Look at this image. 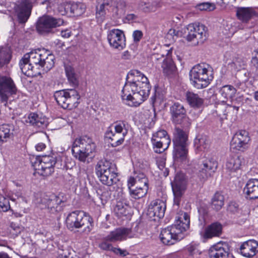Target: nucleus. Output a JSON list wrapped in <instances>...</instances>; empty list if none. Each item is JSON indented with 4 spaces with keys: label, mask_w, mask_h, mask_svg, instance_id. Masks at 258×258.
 Returning <instances> with one entry per match:
<instances>
[{
    "label": "nucleus",
    "mask_w": 258,
    "mask_h": 258,
    "mask_svg": "<svg viewBox=\"0 0 258 258\" xmlns=\"http://www.w3.org/2000/svg\"><path fill=\"white\" fill-rule=\"evenodd\" d=\"M150 89L148 78L138 70H132L127 75L121 98L128 106L137 107L148 97Z\"/></svg>",
    "instance_id": "nucleus-1"
},
{
    "label": "nucleus",
    "mask_w": 258,
    "mask_h": 258,
    "mask_svg": "<svg viewBox=\"0 0 258 258\" xmlns=\"http://www.w3.org/2000/svg\"><path fill=\"white\" fill-rule=\"evenodd\" d=\"M189 216L182 212L176 218L174 224L163 229L160 234L161 241L166 245H172L183 238L184 233L189 228Z\"/></svg>",
    "instance_id": "nucleus-2"
},
{
    "label": "nucleus",
    "mask_w": 258,
    "mask_h": 258,
    "mask_svg": "<svg viewBox=\"0 0 258 258\" xmlns=\"http://www.w3.org/2000/svg\"><path fill=\"white\" fill-rule=\"evenodd\" d=\"M211 69V67L206 63L195 66L189 72L191 84L199 89L206 87L213 79Z\"/></svg>",
    "instance_id": "nucleus-3"
},
{
    "label": "nucleus",
    "mask_w": 258,
    "mask_h": 258,
    "mask_svg": "<svg viewBox=\"0 0 258 258\" xmlns=\"http://www.w3.org/2000/svg\"><path fill=\"white\" fill-rule=\"evenodd\" d=\"M116 165L108 160H100L95 166V172L100 181L104 184L111 186L117 179Z\"/></svg>",
    "instance_id": "nucleus-4"
},
{
    "label": "nucleus",
    "mask_w": 258,
    "mask_h": 258,
    "mask_svg": "<svg viewBox=\"0 0 258 258\" xmlns=\"http://www.w3.org/2000/svg\"><path fill=\"white\" fill-rule=\"evenodd\" d=\"M67 228L71 231L84 228L85 233H89L93 227L92 219L82 211L76 210L70 213L66 219Z\"/></svg>",
    "instance_id": "nucleus-5"
},
{
    "label": "nucleus",
    "mask_w": 258,
    "mask_h": 258,
    "mask_svg": "<svg viewBox=\"0 0 258 258\" xmlns=\"http://www.w3.org/2000/svg\"><path fill=\"white\" fill-rule=\"evenodd\" d=\"M95 144L91 139L81 137L76 139L72 145V151L75 157L80 161L88 163L89 156L94 152Z\"/></svg>",
    "instance_id": "nucleus-6"
},
{
    "label": "nucleus",
    "mask_w": 258,
    "mask_h": 258,
    "mask_svg": "<svg viewBox=\"0 0 258 258\" xmlns=\"http://www.w3.org/2000/svg\"><path fill=\"white\" fill-rule=\"evenodd\" d=\"M24 55L25 60L27 59L33 66L43 68L46 71L50 70L54 66V56L47 50H38Z\"/></svg>",
    "instance_id": "nucleus-7"
},
{
    "label": "nucleus",
    "mask_w": 258,
    "mask_h": 258,
    "mask_svg": "<svg viewBox=\"0 0 258 258\" xmlns=\"http://www.w3.org/2000/svg\"><path fill=\"white\" fill-rule=\"evenodd\" d=\"M128 130V123L125 120H119L107 128L105 136L111 140L112 146L117 147L123 143Z\"/></svg>",
    "instance_id": "nucleus-8"
},
{
    "label": "nucleus",
    "mask_w": 258,
    "mask_h": 258,
    "mask_svg": "<svg viewBox=\"0 0 258 258\" xmlns=\"http://www.w3.org/2000/svg\"><path fill=\"white\" fill-rule=\"evenodd\" d=\"M54 97L58 104L63 109H73L80 103V95L73 89L57 91L54 94Z\"/></svg>",
    "instance_id": "nucleus-9"
},
{
    "label": "nucleus",
    "mask_w": 258,
    "mask_h": 258,
    "mask_svg": "<svg viewBox=\"0 0 258 258\" xmlns=\"http://www.w3.org/2000/svg\"><path fill=\"white\" fill-rule=\"evenodd\" d=\"M174 150L173 158L175 160L183 162L187 158V135L182 130L176 127L173 140Z\"/></svg>",
    "instance_id": "nucleus-10"
},
{
    "label": "nucleus",
    "mask_w": 258,
    "mask_h": 258,
    "mask_svg": "<svg viewBox=\"0 0 258 258\" xmlns=\"http://www.w3.org/2000/svg\"><path fill=\"white\" fill-rule=\"evenodd\" d=\"M56 163V158L54 154L37 156L32 162L34 169L43 176L50 175L54 172V166Z\"/></svg>",
    "instance_id": "nucleus-11"
},
{
    "label": "nucleus",
    "mask_w": 258,
    "mask_h": 258,
    "mask_svg": "<svg viewBox=\"0 0 258 258\" xmlns=\"http://www.w3.org/2000/svg\"><path fill=\"white\" fill-rule=\"evenodd\" d=\"M184 32L186 34V40L194 45L203 43L207 39L206 28L203 24H189L186 26Z\"/></svg>",
    "instance_id": "nucleus-12"
},
{
    "label": "nucleus",
    "mask_w": 258,
    "mask_h": 258,
    "mask_svg": "<svg viewBox=\"0 0 258 258\" xmlns=\"http://www.w3.org/2000/svg\"><path fill=\"white\" fill-rule=\"evenodd\" d=\"M138 228V225L132 228L126 227L117 228L110 232L105 237V239L106 241L114 242L118 241H124L127 239L137 238L139 236Z\"/></svg>",
    "instance_id": "nucleus-13"
},
{
    "label": "nucleus",
    "mask_w": 258,
    "mask_h": 258,
    "mask_svg": "<svg viewBox=\"0 0 258 258\" xmlns=\"http://www.w3.org/2000/svg\"><path fill=\"white\" fill-rule=\"evenodd\" d=\"M171 120L175 124H181L187 127L190 125V120L187 116L186 110L183 105L179 102H174L170 107Z\"/></svg>",
    "instance_id": "nucleus-14"
},
{
    "label": "nucleus",
    "mask_w": 258,
    "mask_h": 258,
    "mask_svg": "<svg viewBox=\"0 0 258 258\" xmlns=\"http://www.w3.org/2000/svg\"><path fill=\"white\" fill-rule=\"evenodd\" d=\"M63 23L62 19L50 16H43L38 20L36 29L39 33L47 34L52 32L53 28L62 25Z\"/></svg>",
    "instance_id": "nucleus-15"
},
{
    "label": "nucleus",
    "mask_w": 258,
    "mask_h": 258,
    "mask_svg": "<svg viewBox=\"0 0 258 258\" xmlns=\"http://www.w3.org/2000/svg\"><path fill=\"white\" fill-rule=\"evenodd\" d=\"M217 167L218 162L216 159L206 154L199 164V177L203 180L207 179L215 172Z\"/></svg>",
    "instance_id": "nucleus-16"
},
{
    "label": "nucleus",
    "mask_w": 258,
    "mask_h": 258,
    "mask_svg": "<svg viewBox=\"0 0 258 258\" xmlns=\"http://www.w3.org/2000/svg\"><path fill=\"white\" fill-rule=\"evenodd\" d=\"M17 87L12 79L7 76H0V99L7 103L9 96L17 93Z\"/></svg>",
    "instance_id": "nucleus-17"
},
{
    "label": "nucleus",
    "mask_w": 258,
    "mask_h": 258,
    "mask_svg": "<svg viewBox=\"0 0 258 258\" xmlns=\"http://www.w3.org/2000/svg\"><path fill=\"white\" fill-rule=\"evenodd\" d=\"M62 203V199L55 195H45L38 201V206L40 209H47L49 212L54 213L61 210Z\"/></svg>",
    "instance_id": "nucleus-18"
},
{
    "label": "nucleus",
    "mask_w": 258,
    "mask_h": 258,
    "mask_svg": "<svg viewBox=\"0 0 258 258\" xmlns=\"http://www.w3.org/2000/svg\"><path fill=\"white\" fill-rule=\"evenodd\" d=\"M151 141L156 153H161L167 150L171 143V140L165 130L157 131L153 135Z\"/></svg>",
    "instance_id": "nucleus-19"
},
{
    "label": "nucleus",
    "mask_w": 258,
    "mask_h": 258,
    "mask_svg": "<svg viewBox=\"0 0 258 258\" xmlns=\"http://www.w3.org/2000/svg\"><path fill=\"white\" fill-rule=\"evenodd\" d=\"M187 179L183 173H178L172 183V188L174 196V203L179 205L180 198L186 189Z\"/></svg>",
    "instance_id": "nucleus-20"
},
{
    "label": "nucleus",
    "mask_w": 258,
    "mask_h": 258,
    "mask_svg": "<svg viewBox=\"0 0 258 258\" xmlns=\"http://www.w3.org/2000/svg\"><path fill=\"white\" fill-rule=\"evenodd\" d=\"M107 40L110 45L115 49L122 50L125 46V38L122 31L113 29L108 32Z\"/></svg>",
    "instance_id": "nucleus-21"
},
{
    "label": "nucleus",
    "mask_w": 258,
    "mask_h": 258,
    "mask_svg": "<svg viewBox=\"0 0 258 258\" xmlns=\"http://www.w3.org/2000/svg\"><path fill=\"white\" fill-rule=\"evenodd\" d=\"M166 209V204L162 200L157 199L152 201L149 205L147 214L152 220L163 217Z\"/></svg>",
    "instance_id": "nucleus-22"
},
{
    "label": "nucleus",
    "mask_w": 258,
    "mask_h": 258,
    "mask_svg": "<svg viewBox=\"0 0 258 258\" xmlns=\"http://www.w3.org/2000/svg\"><path fill=\"white\" fill-rule=\"evenodd\" d=\"M249 141L248 133L245 130H240L234 135L231 142V146L238 151H244L247 148Z\"/></svg>",
    "instance_id": "nucleus-23"
},
{
    "label": "nucleus",
    "mask_w": 258,
    "mask_h": 258,
    "mask_svg": "<svg viewBox=\"0 0 258 258\" xmlns=\"http://www.w3.org/2000/svg\"><path fill=\"white\" fill-rule=\"evenodd\" d=\"M171 51V49L167 50L166 57H164V54L159 55L158 54H153L152 56V58L153 60L158 61L160 59H162L161 67L163 72L164 74L168 76L172 74L176 70V67L170 57Z\"/></svg>",
    "instance_id": "nucleus-24"
},
{
    "label": "nucleus",
    "mask_w": 258,
    "mask_h": 258,
    "mask_svg": "<svg viewBox=\"0 0 258 258\" xmlns=\"http://www.w3.org/2000/svg\"><path fill=\"white\" fill-rule=\"evenodd\" d=\"M111 4V0H100L96 7V17L98 22L102 23L106 16H110L111 10L117 9Z\"/></svg>",
    "instance_id": "nucleus-25"
},
{
    "label": "nucleus",
    "mask_w": 258,
    "mask_h": 258,
    "mask_svg": "<svg viewBox=\"0 0 258 258\" xmlns=\"http://www.w3.org/2000/svg\"><path fill=\"white\" fill-rule=\"evenodd\" d=\"M209 254L210 258H227L229 248L226 243L219 242L210 248Z\"/></svg>",
    "instance_id": "nucleus-26"
},
{
    "label": "nucleus",
    "mask_w": 258,
    "mask_h": 258,
    "mask_svg": "<svg viewBox=\"0 0 258 258\" xmlns=\"http://www.w3.org/2000/svg\"><path fill=\"white\" fill-rule=\"evenodd\" d=\"M241 254L246 257H251L258 252V242L254 239L244 242L240 246Z\"/></svg>",
    "instance_id": "nucleus-27"
},
{
    "label": "nucleus",
    "mask_w": 258,
    "mask_h": 258,
    "mask_svg": "<svg viewBox=\"0 0 258 258\" xmlns=\"http://www.w3.org/2000/svg\"><path fill=\"white\" fill-rule=\"evenodd\" d=\"M246 198L249 200H255L258 198V179H249L243 189Z\"/></svg>",
    "instance_id": "nucleus-28"
},
{
    "label": "nucleus",
    "mask_w": 258,
    "mask_h": 258,
    "mask_svg": "<svg viewBox=\"0 0 258 258\" xmlns=\"http://www.w3.org/2000/svg\"><path fill=\"white\" fill-rule=\"evenodd\" d=\"M64 12L61 11L62 15L70 12L74 16H79L84 14L86 10V6L81 3H66L63 5Z\"/></svg>",
    "instance_id": "nucleus-29"
},
{
    "label": "nucleus",
    "mask_w": 258,
    "mask_h": 258,
    "mask_svg": "<svg viewBox=\"0 0 258 258\" xmlns=\"http://www.w3.org/2000/svg\"><path fill=\"white\" fill-rule=\"evenodd\" d=\"M31 6L27 0H23L18 7L17 16L21 23H25L28 19L31 12Z\"/></svg>",
    "instance_id": "nucleus-30"
},
{
    "label": "nucleus",
    "mask_w": 258,
    "mask_h": 258,
    "mask_svg": "<svg viewBox=\"0 0 258 258\" xmlns=\"http://www.w3.org/2000/svg\"><path fill=\"white\" fill-rule=\"evenodd\" d=\"M222 230V225L218 222H215L208 226L205 228L202 236L204 240L211 239L214 237H218L221 234Z\"/></svg>",
    "instance_id": "nucleus-31"
},
{
    "label": "nucleus",
    "mask_w": 258,
    "mask_h": 258,
    "mask_svg": "<svg viewBox=\"0 0 258 258\" xmlns=\"http://www.w3.org/2000/svg\"><path fill=\"white\" fill-rule=\"evenodd\" d=\"M26 121L35 127L44 128L48 124L46 118L41 114L31 113L28 115Z\"/></svg>",
    "instance_id": "nucleus-32"
},
{
    "label": "nucleus",
    "mask_w": 258,
    "mask_h": 258,
    "mask_svg": "<svg viewBox=\"0 0 258 258\" xmlns=\"http://www.w3.org/2000/svg\"><path fill=\"white\" fill-rule=\"evenodd\" d=\"M16 130L12 124H4L0 125V144L6 142L8 140L12 139Z\"/></svg>",
    "instance_id": "nucleus-33"
},
{
    "label": "nucleus",
    "mask_w": 258,
    "mask_h": 258,
    "mask_svg": "<svg viewBox=\"0 0 258 258\" xmlns=\"http://www.w3.org/2000/svg\"><path fill=\"white\" fill-rule=\"evenodd\" d=\"M256 14L254 9L252 7H240L236 11L238 19L244 23L248 22Z\"/></svg>",
    "instance_id": "nucleus-34"
},
{
    "label": "nucleus",
    "mask_w": 258,
    "mask_h": 258,
    "mask_svg": "<svg viewBox=\"0 0 258 258\" xmlns=\"http://www.w3.org/2000/svg\"><path fill=\"white\" fill-rule=\"evenodd\" d=\"M243 161V158L237 155L230 157L226 162V168L231 172H235L240 168Z\"/></svg>",
    "instance_id": "nucleus-35"
},
{
    "label": "nucleus",
    "mask_w": 258,
    "mask_h": 258,
    "mask_svg": "<svg viewBox=\"0 0 258 258\" xmlns=\"http://www.w3.org/2000/svg\"><path fill=\"white\" fill-rule=\"evenodd\" d=\"M186 99L189 104L195 108H200L203 104V99L197 94L188 91L186 93Z\"/></svg>",
    "instance_id": "nucleus-36"
},
{
    "label": "nucleus",
    "mask_w": 258,
    "mask_h": 258,
    "mask_svg": "<svg viewBox=\"0 0 258 258\" xmlns=\"http://www.w3.org/2000/svg\"><path fill=\"white\" fill-rule=\"evenodd\" d=\"M194 143L198 150L203 151H207L210 146V139L205 135L197 137L195 140Z\"/></svg>",
    "instance_id": "nucleus-37"
},
{
    "label": "nucleus",
    "mask_w": 258,
    "mask_h": 258,
    "mask_svg": "<svg viewBox=\"0 0 258 258\" xmlns=\"http://www.w3.org/2000/svg\"><path fill=\"white\" fill-rule=\"evenodd\" d=\"M19 65L22 72L28 77L34 76L33 69L34 66L27 59H25V55L20 61Z\"/></svg>",
    "instance_id": "nucleus-38"
},
{
    "label": "nucleus",
    "mask_w": 258,
    "mask_h": 258,
    "mask_svg": "<svg viewBox=\"0 0 258 258\" xmlns=\"http://www.w3.org/2000/svg\"><path fill=\"white\" fill-rule=\"evenodd\" d=\"M237 90L232 85H225L220 89L221 96L227 99H232L235 96Z\"/></svg>",
    "instance_id": "nucleus-39"
},
{
    "label": "nucleus",
    "mask_w": 258,
    "mask_h": 258,
    "mask_svg": "<svg viewBox=\"0 0 258 258\" xmlns=\"http://www.w3.org/2000/svg\"><path fill=\"white\" fill-rule=\"evenodd\" d=\"M11 58L10 48L6 46H0V67L9 63Z\"/></svg>",
    "instance_id": "nucleus-40"
},
{
    "label": "nucleus",
    "mask_w": 258,
    "mask_h": 258,
    "mask_svg": "<svg viewBox=\"0 0 258 258\" xmlns=\"http://www.w3.org/2000/svg\"><path fill=\"white\" fill-rule=\"evenodd\" d=\"M148 186L140 187L136 185L135 188H130V194L135 199H139L144 197L147 193Z\"/></svg>",
    "instance_id": "nucleus-41"
},
{
    "label": "nucleus",
    "mask_w": 258,
    "mask_h": 258,
    "mask_svg": "<svg viewBox=\"0 0 258 258\" xmlns=\"http://www.w3.org/2000/svg\"><path fill=\"white\" fill-rule=\"evenodd\" d=\"M224 196L219 192H216L212 200V208L217 211L220 210L224 205Z\"/></svg>",
    "instance_id": "nucleus-42"
},
{
    "label": "nucleus",
    "mask_w": 258,
    "mask_h": 258,
    "mask_svg": "<svg viewBox=\"0 0 258 258\" xmlns=\"http://www.w3.org/2000/svg\"><path fill=\"white\" fill-rule=\"evenodd\" d=\"M66 73L69 82L74 86H77L79 82L74 69L70 66L66 67Z\"/></svg>",
    "instance_id": "nucleus-43"
},
{
    "label": "nucleus",
    "mask_w": 258,
    "mask_h": 258,
    "mask_svg": "<svg viewBox=\"0 0 258 258\" xmlns=\"http://www.w3.org/2000/svg\"><path fill=\"white\" fill-rule=\"evenodd\" d=\"M72 251V249L67 245H62L59 247L58 250L57 257L60 258H70Z\"/></svg>",
    "instance_id": "nucleus-44"
},
{
    "label": "nucleus",
    "mask_w": 258,
    "mask_h": 258,
    "mask_svg": "<svg viewBox=\"0 0 258 258\" xmlns=\"http://www.w3.org/2000/svg\"><path fill=\"white\" fill-rule=\"evenodd\" d=\"M114 211L118 217L126 216L127 214L126 206L123 205L122 203H118L114 208Z\"/></svg>",
    "instance_id": "nucleus-45"
},
{
    "label": "nucleus",
    "mask_w": 258,
    "mask_h": 258,
    "mask_svg": "<svg viewBox=\"0 0 258 258\" xmlns=\"http://www.w3.org/2000/svg\"><path fill=\"white\" fill-rule=\"evenodd\" d=\"M137 185L140 187L148 186V180L146 175L143 173H140L136 176Z\"/></svg>",
    "instance_id": "nucleus-46"
},
{
    "label": "nucleus",
    "mask_w": 258,
    "mask_h": 258,
    "mask_svg": "<svg viewBox=\"0 0 258 258\" xmlns=\"http://www.w3.org/2000/svg\"><path fill=\"white\" fill-rule=\"evenodd\" d=\"M10 209L9 200L4 197H0V211L7 212Z\"/></svg>",
    "instance_id": "nucleus-47"
},
{
    "label": "nucleus",
    "mask_w": 258,
    "mask_h": 258,
    "mask_svg": "<svg viewBox=\"0 0 258 258\" xmlns=\"http://www.w3.org/2000/svg\"><path fill=\"white\" fill-rule=\"evenodd\" d=\"M225 33L228 35H233L236 32V28L235 26L233 25L231 22H227L225 24H223Z\"/></svg>",
    "instance_id": "nucleus-48"
},
{
    "label": "nucleus",
    "mask_w": 258,
    "mask_h": 258,
    "mask_svg": "<svg viewBox=\"0 0 258 258\" xmlns=\"http://www.w3.org/2000/svg\"><path fill=\"white\" fill-rule=\"evenodd\" d=\"M197 8L201 11H211L215 9V5L214 4L210 3H204L200 4L197 6Z\"/></svg>",
    "instance_id": "nucleus-49"
},
{
    "label": "nucleus",
    "mask_w": 258,
    "mask_h": 258,
    "mask_svg": "<svg viewBox=\"0 0 258 258\" xmlns=\"http://www.w3.org/2000/svg\"><path fill=\"white\" fill-rule=\"evenodd\" d=\"M112 251L115 254L120 256H125L129 254L126 249H122L119 247H112L111 248Z\"/></svg>",
    "instance_id": "nucleus-50"
},
{
    "label": "nucleus",
    "mask_w": 258,
    "mask_h": 258,
    "mask_svg": "<svg viewBox=\"0 0 258 258\" xmlns=\"http://www.w3.org/2000/svg\"><path fill=\"white\" fill-rule=\"evenodd\" d=\"M233 65L237 71L244 69L245 67V62L240 58H237L234 60Z\"/></svg>",
    "instance_id": "nucleus-51"
},
{
    "label": "nucleus",
    "mask_w": 258,
    "mask_h": 258,
    "mask_svg": "<svg viewBox=\"0 0 258 258\" xmlns=\"http://www.w3.org/2000/svg\"><path fill=\"white\" fill-rule=\"evenodd\" d=\"M143 32L140 30H135L134 31L133 33V37L134 38V40L135 42H138L140 41V40L143 37Z\"/></svg>",
    "instance_id": "nucleus-52"
},
{
    "label": "nucleus",
    "mask_w": 258,
    "mask_h": 258,
    "mask_svg": "<svg viewBox=\"0 0 258 258\" xmlns=\"http://www.w3.org/2000/svg\"><path fill=\"white\" fill-rule=\"evenodd\" d=\"M99 247L101 249L104 250L111 251V248H112L113 246L111 244L108 243L107 241H103L99 244Z\"/></svg>",
    "instance_id": "nucleus-53"
},
{
    "label": "nucleus",
    "mask_w": 258,
    "mask_h": 258,
    "mask_svg": "<svg viewBox=\"0 0 258 258\" xmlns=\"http://www.w3.org/2000/svg\"><path fill=\"white\" fill-rule=\"evenodd\" d=\"M138 19V16L134 14H127L125 17V20H127L128 22H136Z\"/></svg>",
    "instance_id": "nucleus-54"
},
{
    "label": "nucleus",
    "mask_w": 258,
    "mask_h": 258,
    "mask_svg": "<svg viewBox=\"0 0 258 258\" xmlns=\"http://www.w3.org/2000/svg\"><path fill=\"white\" fill-rule=\"evenodd\" d=\"M127 183H128V189H129V191L130 190V188H132V186H133L134 185H137V180H136V177H131L128 181H127Z\"/></svg>",
    "instance_id": "nucleus-55"
},
{
    "label": "nucleus",
    "mask_w": 258,
    "mask_h": 258,
    "mask_svg": "<svg viewBox=\"0 0 258 258\" xmlns=\"http://www.w3.org/2000/svg\"><path fill=\"white\" fill-rule=\"evenodd\" d=\"M251 63L255 68H258V50L255 51L254 56L252 58Z\"/></svg>",
    "instance_id": "nucleus-56"
},
{
    "label": "nucleus",
    "mask_w": 258,
    "mask_h": 258,
    "mask_svg": "<svg viewBox=\"0 0 258 258\" xmlns=\"http://www.w3.org/2000/svg\"><path fill=\"white\" fill-rule=\"evenodd\" d=\"M71 31L69 30L66 29L62 30L61 32V35L63 38H69L71 36Z\"/></svg>",
    "instance_id": "nucleus-57"
},
{
    "label": "nucleus",
    "mask_w": 258,
    "mask_h": 258,
    "mask_svg": "<svg viewBox=\"0 0 258 258\" xmlns=\"http://www.w3.org/2000/svg\"><path fill=\"white\" fill-rule=\"evenodd\" d=\"M46 147L44 143H40L35 146V148L38 151H41Z\"/></svg>",
    "instance_id": "nucleus-58"
},
{
    "label": "nucleus",
    "mask_w": 258,
    "mask_h": 258,
    "mask_svg": "<svg viewBox=\"0 0 258 258\" xmlns=\"http://www.w3.org/2000/svg\"><path fill=\"white\" fill-rule=\"evenodd\" d=\"M188 250L191 255H194L198 252L196 247L192 245H190L188 247Z\"/></svg>",
    "instance_id": "nucleus-59"
},
{
    "label": "nucleus",
    "mask_w": 258,
    "mask_h": 258,
    "mask_svg": "<svg viewBox=\"0 0 258 258\" xmlns=\"http://www.w3.org/2000/svg\"><path fill=\"white\" fill-rule=\"evenodd\" d=\"M11 227L14 230L16 231L17 233H20L21 232V228L18 226H16L15 224L11 223Z\"/></svg>",
    "instance_id": "nucleus-60"
},
{
    "label": "nucleus",
    "mask_w": 258,
    "mask_h": 258,
    "mask_svg": "<svg viewBox=\"0 0 258 258\" xmlns=\"http://www.w3.org/2000/svg\"><path fill=\"white\" fill-rule=\"evenodd\" d=\"M130 55L127 51H124L122 54V57L123 59H129Z\"/></svg>",
    "instance_id": "nucleus-61"
},
{
    "label": "nucleus",
    "mask_w": 258,
    "mask_h": 258,
    "mask_svg": "<svg viewBox=\"0 0 258 258\" xmlns=\"http://www.w3.org/2000/svg\"><path fill=\"white\" fill-rule=\"evenodd\" d=\"M0 258H11L8 254L4 252H0Z\"/></svg>",
    "instance_id": "nucleus-62"
},
{
    "label": "nucleus",
    "mask_w": 258,
    "mask_h": 258,
    "mask_svg": "<svg viewBox=\"0 0 258 258\" xmlns=\"http://www.w3.org/2000/svg\"><path fill=\"white\" fill-rule=\"evenodd\" d=\"M228 108L229 110L231 109V108L233 109V110H236V112H237L238 111V110H239V107H237V106H228Z\"/></svg>",
    "instance_id": "nucleus-63"
},
{
    "label": "nucleus",
    "mask_w": 258,
    "mask_h": 258,
    "mask_svg": "<svg viewBox=\"0 0 258 258\" xmlns=\"http://www.w3.org/2000/svg\"><path fill=\"white\" fill-rule=\"evenodd\" d=\"M253 98L255 100L258 101V91H256L253 93Z\"/></svg>",
    "instance_id": "nucleus-64"
}]
</instances>
